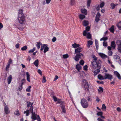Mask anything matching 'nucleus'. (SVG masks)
<instances>
[{"instance_id": "dca6fc26", "label": "nucleus", "mask_w": 121, "mask_h": 121, "mask_svg": "<svg viewBox=\"0 0 121 121\" xmlns=\"http://www.w3.org/2000/svg\"><path fill=\"white\" fill-rule=\"evenodd\" d=\"M23 10L22 9H20L18 11V16L24 15L23 13Z\"/></svg>"}, {"instance_id": "a18cd8bd", "label": "nucleus", "mask_w": 121, "mask_h": 121, "mask_svg": "<svg viewBox=\"0 0 121 121\" xmlns=\"http://www.w3.org/2000/svg\"><path fill=\"white\" fill-rule=\"evenodd\" d=\"M46 45V44H43V45L41 47L40 50L41 51H43V49L44 48L45 46Z\"/></svg>"}, {"instance_id": "f3484780", "label": "nucleus", "mask_w": 121, "mask_h": 121, "mask_svg": "<svg viewBox=\"0 0 121 121\" xmlns=\"http://www.w3.org/2000/svg\"><path fill=\"white\" fill-rule=\"evenodd\" d=\"M111 46L113 48V49H114L116 47V44L114 41H112L111 43Z\"/></svg>"}, {"instance_id": "2eb2a0df", "label": "nucleus", "mask_w": 121, "mask_h": 121, "mask_svg": "<svg viewBox=\"0 0 121 121\" xmlns=\"http://www.w3.org/2000/svg\"><path fill=\"white\" fill-rule=\"evenodd\" d=\"M114 73L115 75L117 76L119 79H121V77L120 74L117 71H115L114 72Z\"/></svg>"}, {"instance_id": "8fccbe9b", "label": "nucleus", "mask_w": 121, "mask_h": 121, "mask_svg": "<svg viewBox=\"0 0 121 121\" xmlns=\"http://www.w3.org/2000/svg\"><path fill=\"white\" fill-rule=\"evenodd\" d=\"M35 48L33 49L30 50L29 51V52L30 53H32L35 50Z\"/></svg>"}, {"instance_id": "0e129e2a", "label": "nucleus", "mask_w": 121, "mask_h": 121, "mask_svg": "<svg viewBox=\"0 0 121 121\" xmlns=\"http://www.w3.org/2000/svg\"><path fill=\"white\" fill-rule=\"evenodd\" d=\"M84 69L85 70H87V65H85L83 67Z\"/></svg>"}, {"instance_id": "052dcab7", "label": "nucleus", "mask_w": 121, "mask_h": 121, "mask_svg": "<svg viewBox=\"0 0 121 121\" xmlns=\"http://www.w3.org/2000/svg\"><path fill=\"white\" fill-rule=\"evenodd\" d=\"M90 27L89 26H87L86 28V30L87 31H89L90 29Z\"/></svg>"}, {"instance_id": "4d7b16f0", "label": "nucleus", "mask_w": 121, "mask_h": 121, "mask_svg": "<svg viewBox=\"0 0 121 121\" xmlns=\"http://www.w3.org/2000/svg\"><path fill=\"white\" fill-rule=\"evenodd\" d=\"M13 60L11 59L10 58L9 60H8V63L11 65V63L12 62Z\"/></svg>"}, {"instance_id": "09e8293b", "label": "nucleus", "mask_w": 121, "mask_h": 121, "mask_svg": "<svg viewBox=\"0 0 121 121\" xmlns=\"http://www.w3.org/2000/svg\"><path fill=\"white\" fill-rule=\"evenodd\" d=\"M118 50L119 52L121 53V45L118 46Z\"/></svg>"}, {"instance_id": "393cba45", "label": "nucleus", "mask_w": 121, "mask_h": 121, "mask_svg": "<svg viewBox=\"0 0 121 121\" xmlns=\"http://www.w3.org/2000/svg\"><path fill=\"white\" fill-rule=\"evenodd\" d=\"M110 32L113 33L114 32V26L113 25L109 29Z\"/></svg>"}, {"instance_id": "69168bd1", "label": "nucleus", "mask_w": 121, "mask_h": 121, "mask_svg": "<svg viewBox=\"0 0 121 121\" xmlns=\"http://www.w3.org/2000/svg\"><path fill=\"white\" fill-rule=\"evenodd\" d=\"M117 111L118 112H120L121 111V109L119 107L117 108Z\"/></svg>"}, {"instance_id": "bb28decb", "label": "nucleus", "mask_w": 121, "mask_h": 121, "mask_svg": "<svg viewBox=\"0 0 121 121\" xmlns=\"http://www.w3.org/2000/svg\"><path fill=\"white\" fill-rule=\"evenodd\" d=\"M39 60L38 59L36 60L33 63L36 67H37L39 65Z\"/></svg>"}, {"instance_id": "4c0bfd02", "label": "nucleus", "mask_w": 121, "mask_h": 121, "mask_svg": "<svg viewBox=\"0 0 121 121\" xmlns=\"http://www.w3.org/2000/svg\"><path fill=\"white\" fill-rule=\"evenodd\" d=\"M98 91L100 93H102L103 91V88L101 87H99V89L98 90Z\"/></svg>"}, {"instance_id": "864d4df0", "label": "nucleus", "mask_w": 121, "mask_h": 121, "mask_svg": "<svg viewBox=\"0 0 121 121\" xmlns=\"http://www.w3.org/2000/svg\"><path fill=\"white\" fill-rule=\"evenodd\" d=\"M46 82V78L44 76H43V79L42 82L43 83H44Z\"/></svg>"}, {"instance_id": "680f3d73", "label": "nucleus", "mask_w": 121, "mask_h": 121, "mask_svg": "<svg viewBox=\"0 0 121 121\" xmlns=\"http://www.w3.org/2000/svg\"><path fill=\"white\" fill-rule=\"evenodd\" d=\"M52 98L54 99V101L56 102L57 101V98L56 97L54 96H53L52 97Z\"/></svg>"}, {"instance_id": "f704fd0d", "label": "nucleus", "mask_w": 121, "mask_h": 121, "mask_svg": "<svg viewBox=\"0 0 121 121\" xmlns=\"http://www.w3.org/2000/svg\"><path fill=\"white\" fill-rule=\"evenodd\" d=\"M116 44L117 45L119 46L121 45V40H118L116 42Z\"/></svg>"}, {"instance_id": "bf43d9fd", "label": "nucleus", "mask_w": 121, "mask_h": 121, "mask_svg": "<svg viewBox=\"0 0 121 121\" xmlns=\"http://www.w3.org/2000/svg\"><path fill=\"white\" fill-rule=\"evenodd\" d=\"M103 45L104 47L107 46L108 45L107 42H104L103 43Z\"/></svg>"}, {"instance_id": "aec40b11", "label": "nucleus", "mask_w": 121, "mask_h": 121, "mask_svg": "<svg viewBox=\"0 0 121 121\" xmlns=\"http://www.w3.org/2000/svg\"><path fill=\"white\" fill-rule=\"evenodd\" d=\"M76 68L79 72V70L82 68V67L79 64L77 65L76 67Z\"/></svg>"}, {"instance_id": "4468645a", "label": "nucleus", "mask_w": 121, "mask_h": 121, "mask_svg": "<svg viewBox=\"0 0 121 121\" xmlns=\"http://www.w3.org/2000/svg\"><path fill=\"white\" fill-rule=\"evenodd\" d=\"M99 55L103 59H105L107 58V56L102 53H99Z\"/></svg>"}, {"instance_id": "13d9d810", "label": "nucleus", "mask_w": 121, "mask_h": 121, "mask_svg": "<svg viewBox=\"0 0 121 121\" xmlns=\"http://www.w3.org/2000/svg\"><path fill=\"white\" fill-rule=\"evenodd\" d=\"M25 80L23 79L21 81V85L22 86L24 83H25Z\"/></svg>"}, {"instance_id": "f257e3e1", "label": "nucleus", "mask_w": 121, "mask_h": 121, "mask_svg": "<svg viewBox=\"0 0 121 121\" xmlns=\"http://www.w3.org/2000/svg\"><path fill=\"white\" fill-rule=\"evenodd\" d=\"M92 58L93 59L91 62L92 67L94 69L96 67L99 68L101 67V61L100 60H97V58L94 55H92Z\"/></svg>"}, {"instance_id": "c85d7f7f", "label": "nucleus", "mask_w": 121, "mask_h": 121, "mask_svg": "<svg viewBox=\"0 0 121 121\" xmlns=\"http://www.w3.org/2000/svg\"><path fill=\"white\" fill-rule=\"evenodd\" d=\"M14 114L15 115L17 116H19L20 115V113L18 110H17L15 111Z\"/></svg>"}, {"instance_id": "1a4fd4ad", "label": "nucleus", "mask_w": 121, "mask_h": 121, "mask_svg": "<svg viewBox=\"0 0 121 121\" xmlns=\"http://www.w3.org/2000/svg\"><path fill=\"white\" fill-rule=\"evenodd\" d=\"M82 50V48H81L78 47L75 49V53L77 54L81 52Z\"/></svg>"}, {"instance_id": "774afa93", "label": "nucleus", "mask_w": 121, "mask_h": 121, "mask_svg": "<svg viewBox=\"0 0 121 121\" xmlns=\"http://www.w3.org/2000/svg\"><path fill=\"white\" fill-rule=\"evenodd\" d=\"M51 0H46V2L47 4H49L51 1Z\"/></svg>"}, {"instance_id": "6e6d98bb", "label": "nucleus", "mask_w": 121, "mask_h": 121, "mask_svg": "<svg viewBox=\"0 0 121 121\" xmlns=\"http://www.w3.org/2000/svg\"><path fill=\"white\" fill-rule=\"evenodd\" d=\"M70 3L71 5H74L75 3V0H71Z\"/></svg>"}, {"instance_id": "ea45409f", "label": "nucleus", "mask_w": 121, "mask_h": 121, "mask_svg": "<svg viewBox=\"0 0 121 121\" xmlns=\"http://www.w3.org/2000/svg\"><path fill=\"white\" fill-rule=\"evenodd\" d=\"M57 101L58 103L60 104H62L63 103V102L61 101V100L60 99H57Z\"/></svg>"}, {"instance_id": "9b49d317", "label": "nucleus", "mask_w": 121, "mask_h": 121, "mask_svg": "<svg viewBox=\"0 0 121 121\" xmlns=\"http://www.w3.org/2000/svg\"><path fill=\"white\" fill-rule=\"evenodd\" d=\"M4 111L6 114H7L10 112V111L7 105H6L4 107Z\"/></svg>"}, {"instance_id": "e2e57ef3", "label": "nucleus", "mask_w": 121, "mask_h": 121, "mask_svg": "<svg viewBox=\"0 0 121 121\" xmlns=\"http://www.w3.org/2000/svg\"><path fill=\"white\" fill-rule=\"evenodd\" d=\"M17 27L20 30H23V28H24V26H22V27H20V26H18V27Z\"/></svg>"}, {"instance_id": "ddd939ff", "label": "nucleus", "mask_w": 121, "mask_h": 121, "mask_svg": "<svg viewBox=\"0 0 121 121\" xmlns=\"http://www.w3.org/2000/svg\"><path fill=\"white\" fill-rule=\"evenodd\" d=\"M12 76L11 75H10L8 77L7 80L8 83V84H10L12 81Z\"/></svg>"}, {"instance_id": "79ce46f5", "label": "nucleus", "mask_w": 121, "mask_h": 121, "mask_svg": "<svg viewBox=\"0 0 121 121\" xmlns=\"http://www.w3.org/2000/svg\"><path fill=\"white\" fill-rule=\"evenodd\" d=\"M10 64H8V65H7L6 67V71H9V67L10 66Z\"/></svg>"}, {"instance_id": "2f4dec72", "label": "nucleus", "mask_w": 121, "mask_h": 121, "mask_svg": "<svg viewBox=\"0 0 121 121\" xmlns=\"http://www.w3.org/2000/svg\"><path fill=\"white\" fill-rule=\"evenodd\" d=\"M117 5V4H114L113 3H112L111 4V6L112 7V9H113Z\"/></svg>"}, {"instance_id": "f03ea898", "label": "nucleus", "mask_w": 121, "mask_h": 121, "mask_svg": "<svg viewBox=\"0 0 121 121\" xmlns=\"http://www.w3.org/2000/svg\"><path fill=\"white\" fill-rule=\"evenodd\" d=\"M30 112L32 114V116L31 118L34 120H36L37 119V114H35V112H33V108H30L29 110H27L26 111H25L24 112V113H26V116H28L29 115V112Z\"/></svg>"}, {"instance_id": "37998d69", "label": "nucleus", "mask_w": 121, "mask_h": 121, "mask_svg": "<svg viewBox=\"0 0 121 121\" xmlns=\"http://www.w3.org/2000/svg\"><path fill=\"white\" fill-rule=\"evenodd\" d=\"M91 0H88L87 1V6L88 7L90 6V4L91 3Z\"/></svg>"}, {"instance_id": "c756f323", "label": "nucleus", "mask_w": 121, "mask_h": 121, "mask_svg": "<svg viewBox=\"0 0 121 121\" xmlns=\"http://www.w3.org/2000/svg\"><path fill=\"white\" fill-rule=\"evenodd\" d=\"M81 11L82 13L84 14L85 15H86L87 14V11L85 9H82Z\"/></svg>"}, {"instance_id": "338daca9", "label": "nucleus", "mask_w": 121, "mask_h": 121, "mask_svg": "<svg viewBox=\"0 0 121 121\" xmlns=\"http://www.w3.org/2000/svg\"><path fill=\"white\" fill-rule=\"evenodd\" d=\"M58 78V76L57 75H56L55 76V78L54 79V81H55Z\"/></svg>"}, {"instance_id": "9d476101", "label": "nucleus", "mask_w": 121, "mask_h": 121, "mask_svg": "<svg viewBox=\"0 0 121 121\" xmlns=\"http://www.w3.org/2000/svg\"><path fill=\"white\" fill-rule=\"evenodd\" d=\"M101 16V15L99 12H98L95 17V21L97 22L99 20V17Z\"/></svg>"}, {"instance_id": "de8ad7c7", "label": "nucleus", "mask_w": 121, "mask_h": 121, "mask_svg": "<svg viewBox=\"0 0 121 121\" xmlns=\"http://www.w3.org/2000/svg\"><path fill=\"white\" fill-rule=\"evenodd\" d=\"M104 4V2H102L100 4V5L99 6H100V7L101 8H102L103 7Z\"/></svg>"}, {"instance_id": "58836bf2", "label": "nucleus", "mask_w": 121, "mask_h": 121, "mask_svg": "<svg viewBox=\"0 0 121 121\" xmlns=\"http://www.w3.org/2000/svg\"><path fill=\"white\" fill-rule=\"evenodd\" d=\"M103 113L102 112H98L97 113V115L98 116H101L103 115Z\"/></svg>"}, {"instance_id": "473e14b6", "label": "nucleus", "mask_w": 121, "mask_h": 121, "mask_svg": "<svg viewBox=\"0 0 121 121\" xmlns=\"http://www.w3.org/2000/svg\"><path fill=\"white\" fill-rule=\"evenodd\" d=\"M85 17V16L83 14H81L79 15V17L82 20Z\"/></svg>"}, {"instance_id": "603ef678", "label": "nucleus", "mask_w": 121, "mask_h": 121, "mask_svg": "<svg viewBox=\"0 0 121 121\" xmlns=\"http://www.w3.org/2000/svg\"><path fill=\"white\" fill-rule=\"evenodd\" d=\"M117 26L119 28L121 27V21L118 23Z\"/></svg>"}, {"instance_id": "3c124183", "label": "nucleus", "mask_w": 121, "mask_h": 121, "mask_svg": "<svg viewBox=\"0 0 121 121\" xmlns=\"http://www.w3.org/2000/svg\"><path fill=\"white\" fill-rule=\"evenodd\" d=\"M84 61L82 60H81L80 62L79 63L81 65H83L84 64Z\"/></svg>"}, {"instance_id": "f8f14e48", "label": "nucleus", "mask_w": 121, "mask_h": 121, "mask_svg": "<svg viewBox=\"0 0 121 121\" xmlns=\"http://www.w3.org/2000/svg\"><path fill=\"white\" fill-rule=\"evenodd\" d=\"M101 68H99L98 67H96L95 69H96L94 71V73L95 75H96L100 71V69Z\"/></svg>"}, {"instance_id": "a19ab883", "label": "nucleus", "mask_w": 121, "mask_h": 121, "mask_svg": "<svg viewBox=\"0 0 121 121\" xmlns=\"http://www.w3.org/2000/svg\"><path fill=\"white\" fill-rule=\"evenodd\" d=\"M31 87V86H29L27 87L26 90V91L28 92H30V89Z\"/></svg>"}, {"instance_id": "c03bdc74", "label": "nucleus", "mask_w": 121, "mask_h": 121, "mask_svg": "<svg viewBox=\"0 0 121 121\" xmlns=\"http://www.w3.org/2000/svg\"><path fill=\"white\" fill-rule=\"evenodd\" d=\"M108 39V38L107 37H103V38H101L100 39V40L101 41L102 40H104V41H105L106 40H107Z\"/></svg>"}, {"instance_id": "c9c22d12", "label": "nucleus", "mask_w": 121, "mask_h": 121, "mask_svg": "<svg viewBox=\"0 0 121 121\" xmlns=\"http://www.w3.org/2000/svg\"><path fill=\"white\" fill-rule=\"evenodd\" d=\"M27 47L26 46H25L23 47L21 49L22 51H25L27 49Z\"/></svg>"}, {"instance_id": "6ab92c4d", "label": "nucleus", "mask_w": 121, "mask_h": 121, "mask_svg": "<svg viewBox=\"0 0 121 121\" xmlns=\"http://www.w3.org/2000/svg\"><path fill=\"white\" fill-rule=\"evenodd\" d=\"M49 49V48L47 46V45L46 44V45L45 46L44 48L43 52L44 53H45L46 52L48 51Z\"/></svg>"}, {"instance_id": "5701e85b", "label": "nucleus", "mask_w": 121, "mask_h": 121, "mask_svg": "<svg viewBox=\"0 0 121 121\" xmlns=\"http://www.w3.org/2000/svg\"><path fill=\"white\" fill-rule=\"evenodd\" d=\"M72 46L74 48H76L77 47L78 48L80 46V45L79 44H77L75 43L72 44Z\"/></svg>"}, {"instance_id": "e433bc0d", "label": "nucleus", "mask_w": 121, "mask_h": 121, "mask_svg": "<svg viewBox=\"0 0 121 121\" xmlns=\"http://www.w3.org/2000/svg\"><path fill=\"white\" fill-rule=\"evenodd\" d=\"M62 109V112L64 113H65L66 112V110H65V108L64 106L62 105L61 107Z\"/></svg>"}, {"instance_id": "20e7f679", "label": "nucleus", "mask_w": 121, "mask_h": 121, "mask_svg": "<svg viewBox=\"0 0 121 121\" xmlns=\"http://www.w3.org/2000/svg\"><path fill=\"white\" fill-rule=\"evenodd\" d=\"M82 86L85 89L86 91H89V85L86 81L83 79L82 80Z\"/></svg>"}, {"instance_id": "a878e982", "label": "nucleus", "mask_w": 121, "mask_h": 121, "mask_svg": "<svg viewBox=\"0 0 121 121\" xmlns=\"http://www.w3.org/2000/svg\"><path fill=\"white\" fill-rule=\"evenodd\" d=\"M93 43V42L92 41L89 40L87 41L88 45L87 47L89 48L90 47V45H92Z\"/></svg>"}, {"instance_id": "0eeeda50", "label": "nucleus", "mask_w": 121, "mask_h": 121, "mask_svg": "<svg viewBox=\"0 0 121 121\" xmlns=\"http://www.w3.org/2000/svg\"><path fill=\"white\" fill-rule=\"evenodd\" d=\"M83 35L84 36H86L87 38L88 39H90L91 38V35L90 33L88 32L87 33L85 30L84 31Z\"/></svg>"}, {"instance_id": "cd10ccee", "label": "nucleus", "mask_w": 121, "mask_h": 121, "mask_svg": "<svg viewBox=\"0 0 121 121\" xmlns=\"http://www.w3.org/2000/svg\"><path fill=\"white\" fill-rule=\"evenodd\" d=\"M27 107H31L30 108L32 107L33 108V107L32 106L33 104V103H31V102H27Z\"/></svg>"}, {"instance_id": "72a5a7b5", "label": "nucleus", "mask_w": 121, "mask_h": 121, "mask_svg": "<svg viewBox=\"0 0 121 121\" xmlns=\"http://www.w3.org/2000/svg\"><path fill=\"white\" fill-rule=\"evenodd\" d=\"M106 107L104 104H103L102 105L101 109L103 111H105L106 109Z\"/></svg>"}, {"instance_id": "5fc2aeb1", "label": "nucleus", "mask_w": 121, "mask_h": 121, "mask_svg": "<svg viewBox=\"0 0 121 121\" xmlns=\"http://www.w3.org/2000/svg\"><path fill=\"white\" fill-rule=\"evenodd\" d=\"M63 58H66L69 57V56L68 54L64 55L63 56Z\"/></svg>"}, {"instance_id": "39448f33", "label": "nucleus", "mask_w": 121, "mask_h": 121, "mask_svg": "<svg viewBox=\"0 0 121 121\" xmlns=\"http://www.w3.org/2000/svg\"><path fill=\"white\" fill-rule=\"evenodd\" d=\"M18 19L19 22L21 25L22 24L23 25L24 23L25 20V17L24 15L18 16Z\"/></svg>"}, {"instance_id": "7ed1b4c3", "label": "nucleus", "mask_w": 121, "mask_h": 121, "mask_svg": "<svg viewBox=\"0 0 121 121\" xmlns=\"http://www.w3.org/2000/svg\"><path fill=\"white\" fill-rule=\"evenodd\" d=\"M81 103L82 107L84 108H87L89 105L88 102L84 98H83L81 99Z\"/></svg>"}, {"instance_id": "6e6552de", "label": "nucleus", "mask_w": 121, "mask_h": 121, "mask_svg": "<svg viewBox=\"0 0 121 121\" xmlns=\"http://www.w3.org/2000/svg\"><path fill=\"white\" fill-rule=\"evenodd\" d=\"M112 76L111 74L108 73H105L104 76V79H108L111 80L112 79Z\"/></svg>"}, {"instance_id": "4be33fe9", "label": "nucleus", "mask_w": 121, "mask_h": 121, "mask_svg": "<svg viewBox=\"0 0 121 121\" xmlns=\"http://www.w3.org/2000/svg\"><path fill=\"white\" fill-rule=\"evenodd\" d=\"M83 26H86L88 25L89 22L85 20L83 22Z\"/></svg>"}, {"instance_id": "412c9836", "label": "nucleus", "mask_w": 121, "mask_h": 121, "mask_svg": "<svg viewBox=\"0 0 121 121\" xmlns=\"http://www.w3.org/2000/svg\"><path fill=\"white\" fill-rule=\"evenodd\" d=\"M26 77H27V80L29 82H30V75L29 74V73L27 72L26 73Z\"/></svg>"}, {"instance_id": "7c9ffc66", "label": "nucleus", "mask_w": 121, "mask_h": 121, "mask_svg": "<svg viewBox=\"0 0 121 121\" xmlns=\"http://www.w3.org/2000/svg\"><path fill=\"white\" fill-rule=\"evenodd\" d=\"M40 45H42V44L40 42H37L36 46L38 49H39L40 48Z\"/></svg>"}, {"instance_id": "49530a36", "label": "nucleus", "mask_w": 121, "mask_h": 121, "mask_svg": "<svg viewBox=\"0 0 121 121\" xmlns=\"http://www.w3.org/2000/svg\"><path fill=\"white\" fill-rule=\"evenodd\" d=\"M108 54L109 56H111L112 55V51H109L108 52Z\"/></svg>"}, {"instance_id": "423d86ee", "label": "nucleus", "mask_w": 121, "mask_h": 121, "mask_svg": "<svg viewBox=\"0 0 121 121\" xmlns=\"http://www.w3.org/2000/svg\"><path fill=\"white\" fill-rule=\"evenodd\" d=\"M83 57V55L82 54L79 53L76 55L73 58L76 61H78L80 59H81Z\"/></svg>"}, {"instance_id": "b1692460", "label": "nucleus", "mask_w": 121, "mask_h": 121, "mask_svg": "<svg viewBox=\"0 0 121 121\" xmlns=\"http://www.w3.org/2000/svg\"><path fill=\"white\" fill-rule=\"evenodd\" d=\"M98 78L100 80H103L104 79V77L102 76L101 74L99 75L98 76Z\"/></svg>"}, {"instance_id": "a211bd4d", "label": "nucleus", "mask_w": 121, "mask_h": 121, "mask_svg": "<svg viewBox=\"0 0 121 121\" xmlns=\"http://www.w3.org/2000/svg\"><path fill=\"white\" fill-rule=\"evenodd\" d=\"M113 58L114 60L116 61H118L120 59V57L118 55L114 56L113 57Z\"/></svg>"}]
</instances>
